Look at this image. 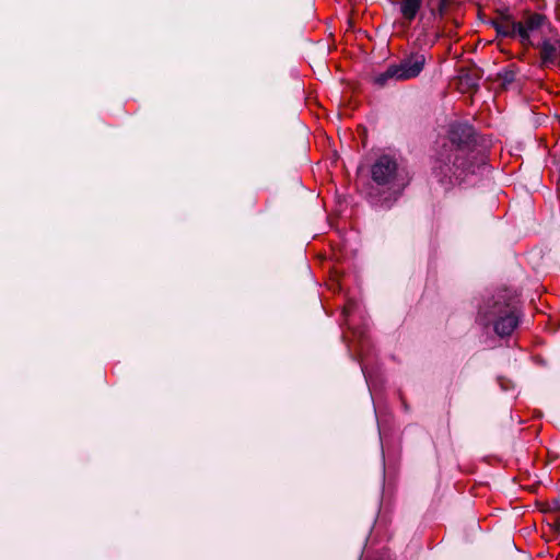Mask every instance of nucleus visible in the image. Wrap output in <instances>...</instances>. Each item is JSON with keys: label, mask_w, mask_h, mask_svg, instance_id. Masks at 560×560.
Listing matches in <instances>:
<instances>
[{"label": "nucleus", "mask_w": 560, "mask_h": 560, "mask_svg": "<svg viewBox=\"0 0 560 560\" xmlns=\"http://www.w3.org/2000/svg\"><path fill=\"white\" fill-rule=\"evenodd\" d=\"M448 143L436 152L432 165V176L445 189L462 184L475 173L477 167L475 148L479 144V135L475 127L466 121H455L447 130Z\"/></svg>", "instance_id": "f257e3e1"}, {"label": "nucleus", "mask_w": 560, "mask_h": 560, "mask_svg": "<svg viewBox=\"0 0 560 560\" xmlns=\"http://www.w3.org/2000/svg\"><path fill=\"white\" fill-rule=\"evenodd\" d=\"M478 322L483 327H493L501 337H509L520 324L518 301L508 290L498 292L479 307Z\"/></svg>", "instance_id": "f03ea898"}, {"label": "nucleus", "mask_w": 560, "mask_h": 560, "mask_svg": "<svg viewBox=\"0 0 560 560\" xmlns=\"http://www.w3.org/2000/svg\"><path fill=\"white\" fill-rule=\"evenodd\" d=\"M425 65V57L420 52H411L399 63L389 65L387 69L374 78V83L381 88L389 80L407 81L419 77Z\"/></svg>", "instance_id": "7ed1b4c3"}, {"label": "nucleus", "mask_w": 560, "mask_h": 560, "mask_svg": "<svg viewBox=\"0 0 560 560\" xmlns=\"http://www.w3.org/2000/svg\"><path fill=\"white\" fill-rule=\"evenodd\" d=\"M371 176L377 186H386L393 195H398L405 186L395 158L383 154L371 167Z\"/></svg>", "instance_id": "20e7f679"}, {"label": "nucleus", "mask_w": 560, "mask_h": 560, "mask_svg": "<svg viewBox=\"0 0 560 560\" xmlns=\"http://www.w3.org/2000/svg\"><path fill=\"white\" fill-rule=\"evenodd\" d=\"M483 75V70L477 65L462 67L458 69V85L462 92L476 93L479 90V81Z\"/></svg>", "instance_id": "39448f33"}, {"label": "nucleus", "mask_w": 560, "mask_h": 560, "mask_svg": "<svg viewBox=\"0 0 560 560\" xmlns=\"http://www.w3.org/2000/svg\"><path fill=\"white\" fill-rule=\"evenodd\" d=\"M423 0H401L400 1V13L401 16L409 23H411L418 15Z\"/></svg>", "instance_id": "423d86ee"}, {"label": "nucleus", "mask_w": 560, "mask_h": 560, "mask_svg": "<svg viewBox=\"0 0 560 560\" xmlns=\"http://www.w3.org/2000/svg\"><path fill=\"white\" fill-rule=\"evenodd\" d=\"M539 49H540L541 67H547L549 65L555 63L557 48L553 44L550 43L549 39L542 40V43L539 46Z\"/></svg>", "instance_id": "0eeeda50"}, {"label": "nucleus", "mask_w": 560, "mask_h": 560, "mask_svg": "<svg viewBox=\"0 0 560 560\" xmlns=\"http://www.w3.org/2000/svg\"><path fill=\"white\" fill-rule=\"evenodd\" d=\"M516 70L514 66H510L508 68L502 69L497 73V81L501 82V88L506 90L510 84L515 81Z\"/></svg>", "instance_id": "6e6552de"}, {"label": "nucleus", "mask_w": 560, "mask_h": 560, "mask_svg": "<svg viewBox=\"0 0 560 560\" xmlns=\"http://www.w3.org/2000/svg\"><path fill=\"white\" fill-rule=\"evenodd\" d=\"M547 21V16L540 13H530L524 24V28L528 32L536 31L540 28L545 22Z\"/></svg>", "instance_id": "1a4fd4ad"}, {"label": "nucleus", "mask_w": 560, "mask_h": 560, "mask_svg": "<svg viewBox=\"0 0 560 560\" xmlns=\"http://www.w3.org/2000/svg\"><path fill=\"white\" fill-rule=\"evenodd\" d=\"M453 5H458V2L456 0H438L436 12L439 19H444Z\"/></svg>", "instance_id": "9d476101"}, {"label": "nucleus", "mask_w": 560, "mask_h": 560, "mask_svg": "<svg viewBox=\"0 0 560 560\" xmlns=\"http://www.w3.org/2000/svg\"><path fill=\"white\" fill-rule=\"evenodd\" d=\"M516 26V36L520 37V42L524 46L532 45L530 40V32L526 31L524 28V23L521 22V24L515 25Z\"/></svg>", "instance_id": "9b49d317"}, {"label": "nucleus", "mask_w": 560, "mask_h": 560, "mask_svg": "<svg viewBox=\"0 0 560 560\" xmlns=\"http://www.w3.org/2000/svg\"><path fill=\"white\" fill-rule=\"evenodd\" d=\"M517 24H521V22L513 21L512 23H501V28L504 32L511 33V35H499V37H505V38H514L516 36V26Z\"/></svg>", "instance_id": "f8f14e48"}, {"label": "nucleus", "mask_w": 560, "mask_h": 560, "mask_svg": "<svg viewBox=\"0 0 560 560\" xmlns=\"http://www.w3.org/2000/svg\"><path fill=\"white\" fill-rule=\"evenodd\" d=\"M495 13L498 15V19L502 22L512 23L513 21H515L514 16L512 15L508 7L497 9Z\"/></svg>", "instance_id": "ddd939ff"}, {"label": "nucleus", "mask_w": 560, "mask_h": 560, "mask_svg": "<svg viewBox=\"0 0 560 560\" xmlns=\"http://www.w3.org/2000/svg\"><path fill=\"white\" fill-rule=\"evenodd\" d=\"M501 23H502V21H500L498 18L491 19L487 22L488 25H490L491 27H493L495 30L498 37H499V35H511V33L504 32L501 28Z\"/></svg>", "instance_id": "4468645a"}, {"label": "nucleus", "mask_w": 560, "mask_h": 560, "mask_svg": "<svg viewBox=\"0 0 560 560\" xmlns=\"http://www.w3.org/2000/svg\"><path fill=\"white\" fill-rule=\"evenodd\" d=\"M544 512H560V499L555 498L551 502L547 503V508L542 510Z\"/></svg>", "instance_id": "2eb2a0df"}, {"label": "nucleus", "mask_w": 560, "mask_h": 560, "mask_svg": "<svg viewBox=\"0 0 560 560\" xmlns=\"http://www.w3.org/2000/svg\"><path fill=\"white\" fill-rule=\"evenodd\" d=\"M427 7H428V9H429L430 15H431L433 19L439 18V14H438V12H436V7H432V5H431V1H428V2H427Z\"/></svg>", "instance_id": "dca6fc26"}, {"label": "nucleus", "mask_w": 560, "mask_h": 560, "mask_svg": "<svg viewBox=\"0 0 560 560\" xmlns=\"http://www.w3.org/2000/svg\"><path fill=\"white\" fill-rule=\"evenodd\" d=\"M555 528L556 530H560V515L555 520Z\"/></svg>", "instance_id": "f3484780"}]
</instances>
